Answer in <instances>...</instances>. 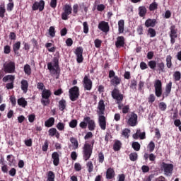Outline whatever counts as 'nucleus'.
Here are the masks:
<instances>
[{
  "mask_svg": "<svg viewBox=\"0 0 181 181\" xmlns=\"http://www.w3.org/2000/svg\"><path fill=\"white\" fill-rule=\"evenodd\" d=\"M93 138H94V135L91 132H88L84 136L86 141L83 147V159L85 162H87L93 155V149H94V144H95V140Z\"/></svg>",
  "mask_w": 181,
  "mask_h": 181,
  "instance_id": "f257e3e1",
  "label": "nucleus"
},
{
  "mask_svg": "<svg viewBox=\"0 0 181 181\" xmlns=\"http://www.w3.org/2000/svg\"><path fill=\"white\" fill-rule=\"evenodd\" d=\"M53 63L49 62L47 64V69L50 71L51 74H60V68L59 67V59L57 57H54L53 59Z\"/></svg>",
  "mask_w": 181,
  "mask_h": 181,
  "instance_id": "f03ea898",
  "label": "nucleus"
},
{
  "mask_svg": "<svg viewBox=\"0 0 181 181\" xmlns=\"http://www.w3.org/2000/svg\"><path fill=\"white\" fill-rule=\"evenodd\" d=\"M42 99H41V104L44 107H46L50 104V97L52 96V91L49 89H44L41 93Z\"/></svg>",
  "mask_w": 181,
  "mask_h": 181,
  "instance_id": "7ed1b4c3",
  "label": "nucleus"
},
{
  "mask_svg": "<svg viewBox=\"0 0 181 181\" xmlns=\"http://www.w3.org/2000/svg\"><path fill=\"white\" fill-rule=\"evenodd\" d=\"M69 98L71 101H77L80 97V88L78 86H74L71 88L69 90Z\"/></svg>",
  "mask_w": 181,
  "mask_h": 181,
  "instance_id": "20e7f679",
  "label": "nucleus"
},
{
  "mask_svg": "<svg viewBox=\"0 0 181 181\" xmlns=\"http://www.w3.org/2000/svg\"><path fill=\"white\" fill-rule=\"evenodd\" d=\"M126 119L127 120V123L130 127H136L138 124V115L132 112L131 114H128Z\"/></svg>",
  "mask_w": 181,
  "mask_h": 181,
  "instance_id": "39448f33",
  "label": "nucleus"
},
{
  "mask_svg": "<svg viewBox=\"0 0 181 181\" xmlns=\"http://www.w3.org/2000/svg\"><path fill=\"white\" fill-rule=\"evenodd\" d=\"M62 20L67 21L69 19V16L71 15L73 12V8H71V5L65 4L62 8Z\"/></svg>",
  "mask_w": 181,
  "mask_h": 181,
  "instance_id": "423d86ee",
  "label": "nucleus"
},
{
  "mask_svg": "<svg viewBox=\"0 0 181 181\" xmlns=\"http://www.w3.org/2000/svg\"><path fill=\"white\" fill-rule=\"evenodd\" d=\"M112 97L116 100L117 104H121L124 101V95L121 93L119 89L115 88L112 91Z\"/></svg>",
  "mask_w": 181,
  "mask_h": 181,
  "instance_id": "0eeeda50",
  "label": "nucleus"
},
{
  "mask_svg": "<svg viewBox=\"0 0 181 181\" xmlns=\"http://www.w3.org/2000/svg\"><path fill=\"white\" fill-rule=\"evenodd\" d=\"M169 36L170 37L171 45H175L176 39L177 38V28H176V25H172L170 27Z\"/></svg>",
  "mask_w": 181,
  "mask_h": 181,
  "instance_id": "6e6552de",
  "label": "nucleus"
},
{
  "mask_svg": "<svg viewBox=\"0 0 181 181\" xmlns=\"http://www.w3.org/2000/svg\"><path fill=\"white\" fill-rule=\"evenodd\" d=\"M161 169H163L165 175L170 176L173 173V164H168L163 162L161 164Z\"/></svg>",
  "mask_w": 181,
  "mask_h": 181,
  "instance_id": "1a4fd4ad",
  "label": "nucleus"
},
{
  "mask_svg": "<svg viewBox=\"0 0 181 181\" xmlns=\"http://www.w3.org/2000/svg\"><path fill=\"white\" fill-rule=\"evenodd\" d=\"M84 90L87 91L91 90L93 88V81L90 79L88 76L86 75L82 81Z\"/></svg>",
  "mask_w": 181,
  "mask_h": 181,
  "instance_id": "9d476101",
  "label": "nucleus"
},
{
  "mask_svg": "<svg viewBox=\"0 0 181 181\" xmlns=\"http://www.w3.org/2000/svg\"><path fill=\"white\" fill-rule=\"evenodd\" d=\"M155 94L158 98L162 97V81L156 80L154 83Z\"/></svg>",
  "mask_w": 181,
  "mask_h": 181,
  "instance_id": "9b49d317",
  "label": "nucleus"
},
{
  "mask_svg": "<svg viewBox=\"0 0 181 181\" xmlns=\"http://www.w3.org/2000/svg\"><path fill=\"white\" fill-rule=\"evenodd\" d=\"M5 73L12 74L15 73V70L16 69V66L15 65V62H9L8 63L4 64V66Z\"/></svg>",
  "mask_w": 181,
  "mask_h": 181,
  "instance_id": "f8f14e48",
  "label": "nucleus"
},
{
  "mask_svg": "<svg viewBox=\"0 0 181 181\" xmlns=\"http://www.w3.org/2000/svg\"><path fill=\"white\" fill-rule=\"evenodd\" d=\"M83 47H78L76 49L74 54L76 56L77 63H83V60H84V58L83 57Z\"/></svg>",
  "mask_w": 181,
  "mask_h": 181,
  "instance_id": "ddd939ff",
  "label": "nucleus"
},
{
  "mask_svg": "<svg viewBox=\"0 0 181 181\" xmlns=\"http://www.w3.org/2000/svg\"><path fill=\"white\" fill-rule=\"evenodd\" d=\"M98 28L104 33H108V32H110V24L108 22L100 21L98 25Z\"/></svg>",
  "mask_w": 181,
  "mask_h": 181,
  "instance_id": "4468645a",
  "label": "nucleus"
},
{
  "mask_svg": "<svg viewBox=\"0 0 181 181\" xmlns=\"http://www.w3.org/2000/svg\"><path fill=\"white\" fill-rule=\"evenodd\" d=\"M32 9L33 11L39 10L40 12H42L45 9V1L40 0L39 2L35 1L32 6Z\"/></svg>",
  "mask_w": 181,
  "mask_h": 181,
  "instance_id": "2eb2a0df",
  "label": "nucleus"
},
{
  "mask_svg": "<svg viewBox=\"0 0 181 181\" xmlns=\"http://www.w3.org/2000/svg\"><path fill=\"white\" fill-rule=\"evenodd\" d=\"M98 123L100 129H103V131H105L107 129V119L105 118V116L103 115H99Z\"/></svg>",
  "mask_w": 181,
  "mask_h": 181,
  "instance_id": "dca6fc26",
  "label": "nucleus"
},
{
  "mask_svg": "<svg viewBox=\"0 0 181 181\" xmlns=\"http://www.w3.org/2000/svg\"><path fill=\"white\" fill-rule=\"evenodd\" d=\"M83 121L88 123V128L89 131H94V129H95V122L91 119V117H86L83 118Z\"/></svg>",
  "mask_w": 181,
  "mask_h": 181,
  "instance_id": "f3484780",
  "label": "nucleus"
},
{
  "mask_svg": "<svg viewBox=\"0 0 181 181\" xmlns=\"http://www.w3.org/2000/svg\"><path fill=\"white\" fill-rule=\"evenodd\" d=\"M124 46H125V37H124V36H118L115 42V47L117 49H121V47H124Z\"/></svg>",
  "mask_w": 181,
  "mask_h": 181,
  "instance_id": "a211bd4d",
  "label": "nucleus"
},
{
  "mask_svg": "<svg viewBox=\"0 0 181 181\" xmlns=\"http://www.w3.org/2000/svg\"><path fill=\"white\" fill-rule=\"evenodd\" d=\"M98 115H104V112H105V103H104V100H100L98 105Z\"/></svg>",
  "mask_w": 181,
  "mask_h": 181,
  "instance_id": "6ab92c4d",
  "label": "nucleus"
},
{
  "mask_svg": "<svg viewBox=\"0 0 181 181\" xmlns=\"http://www.w3.org/2000/svg\"><path fill=\"white\" fill-rule=\"evenodd\" d=\"M156 23H158V21H156V19L148 18L146 21L144 25L146 28H155V26H156Z\"/></svg>",
  "mask_w": 181,
  "mask_h": 181,
  "instance_id": "aec40b11",
  "label": "nucleus"
},
{
  "mask_svg": "<svg viewBox=\"0 0 181 181\" xmlns=\"http://www.w3.org/2000/svg\"><path fill=\"white\" fill-rule=\"evenodd\" d=\"M114 177H115V171L114 170V168H107L106 171V179L111 180V179H114Z\"/></svg>",
  "mask_w": 181,
  "mask_h": 181,
  "instance_id": "412c9836",
  "label": "nucleus"
},
{
  "mask_svg": "<svg viewBox=\"0 0 181 181\" xmlns=\"http://www.w3.org/2000/svg\"><path fill=\"white\" fill-rule=\"evenodd\" d=\"M52 158L53 159V165L54 166H59V163H60V158L59 156V153L57 152L52 153Z\"/></svg>",
  "mask_w": 181,
  "mask_h": 181,
  "instance_id": "4be33fe9",
  "label": "nucleus"
},
{
  "mask_svg": "<svg viewBox=\"0 0 181 181\" xmlns=\"http://www.w3.org/2000/svg\"><path fill=\"white\" fill-rule=\"evenodd\" d=\"M144 159L146 162H148V159H149L151 162H155V160H156V156L152 153L150 154L145 153L144 155Z\"/></svg>",
  "mask_w": 181,
  "mask_h": 181,
  "instance_id": "5701e85b",
  "label": "nucleus"
},
{
  "mask_svg": "<svg viewBox=\"0 0 181 181\" xmlns=\"http://www.w3.org/2000/svg\"><path fill=\"white\" fill-rule=\"evenodd\" d=\"M170 91H172V81H170L165 86V91L163 94V99L165 97H168L169 94H170Z\"/></svg>",
  "mask_w": 181,
  "mask_h": 181,
  "instance_id": "b1692460",
  "label": "nucleus"
},
{
  "mask_svg": "<svg viewBox=\"0 0 181 181\" xmlns=\"http://www.w3.org/2000/svg\"><path fill=\"white\" fill-rule=\"evenodd\" d=\"M21 90H22V91L25 94H26L28 93V88H29V83L26 80L23 79L21 81Z\"/></svg>",
  "mask_w": 181,
  "mask_h": 181,
  "instance_id": "393cba45",
  "label": "nucleus"
},
{
  "mask_svg": "<svg viewBox=\"0 0 181 181\" xmlns=\"http://www.w3.org/2000/svg\"><path fill=\"white\" fill-rule=\"evenodd\" d=\"M110 83L114 87H117V86H119L121 84V78L117 76H115L110 80Z\"/></svg>",
  "mask_w": 181,
  "mask_h": 181,
  "instance_id": "a878e982",
  "label": "nucleus"
},
{
  "mask_svg": "<svg viewBox=\"0 0 181 181\" xmlns=\"http://www.w3.org/2000/svg\"><path fill=\"white\" fill-rule=\"evenodd\" d=\"M125 26V21L124 20H119L118 21V34L124 33V28Z\"/></svg>",
  "mask_w": 181,
  "mask_h": 181,
  "instance_id": "bb28decb",
  "label": "nucleus"
},
{
  "mask_svg": "<svg viewBox=\"0 0 181 181\" xmlns=\"http://www.w3.org/2000/svg\"><path fill=\"white\" fill-rule=\"evenodd\" d=\"M17 103L20 107L26 108L28 107V101L25 100V98H20L17 100Z\"/></svg>",
  "mask_w": 181,
  "mask_h": 181,
  "instance_id": "cd10ccee",
  "label": "nucleus"
},
{
  "mask_svg": "<svg viewBox=\"0 0 181 181\" xmlns=\"http://www.w3.org/2000/svg\"><path fill=\"white\" fill-rule=\"evenodd\" d=\"M21 49V42L18 41L13 45V52L14 54L18 55L19 54V50Z\"/></svg>",
  "mask_w": 181,
  "mask_h": 181,
  "instance_id": "c85d7f7f",
  "label": "nucleus"
},
{
  "mask_svg": "<svg viewBox=\"0 0 181 181\" xmlns=\"http://www.w3.org/2000/svg\"><path fill=\"white\" fill-rule=\"evenodd\" d=\"M146 7L145 6H141L139 7V15L140 18H144L146 15Z\"/></svg>",
  "mask_w": 181,
  "mask_h": 181,
  "instance_id": "c756f323",
  "label": "nucleus"
},
{
  "mask_svg": "<svg viewBox=\"0 0 181 181\" xmlns=\"http://www.w3.org/2000/svg\"><path fill=\"white\" fill-rule=\"evenodd\" d=\"M53 125H54V117H49L45 122V126L47 127V128H50Z\"/></svg>",
  "mask_w": 181,
  "mask_h": 181,
  "instance_id": "7c9ffc66",
  "label": "nucleus"
},
{
  "mask_svg": "<svg viewBox=\"0 0 181 181\" xmlns=\"http://www.w3.org/2000/svg\"><path fill=\"white\" fill-rule=\"evenodd\" d=\"M70 142L72 144L73 149H78V141H77V139L71 137L70 139Z\"/></svg>",
  "mask_w": 181,
  "mask_h": 181,
  "instance_id": "2f4dec72",
  "label": "nucleus"
},
{
  "mask_svg": "<svg viewBox=\"0 0 181 181\" xmlns=\"http://www.w3.org/2000/svg\"><path fill=\"white\" fill-rule=\"evenodd\" d=\"M66 100L64 99H62L61 100H59V111H64V110H66Z\"/></svg>",
  "mask_w": 181,
  "mask_h": 181,
  "instance_id": "473e14b6",
  "label": "nucleus"
},
{
  "mask_svg": "<svg viewBox=\"0 0 181 181\" xmlns=\"http://www.w3.org/2000/svg\"><path fill=\"white\" fill-rule=\"evenodd\" d=\"M53 44L52 42H47L45 44V47L47 49L48 52H50L51 53H54L56 52V47H52Z\"/></svg>",
  "mask_w": 181,
  "mask_h": 181,
  "instance_id": "72a5a7b5",
  "label": "nucleus"
},
{
  "mask_svg": "<svg viewBox=\"0 0 181 181\" xmlns=\"http://www.w3.org/2000/svg\"><path fill=\"white\" fill-rule=\"evenodd\" d=\"M24 73L25 74H26L27 76H30V74H32V68H30V65L29 64H25L24 66Z\"/></svg>",
  "mask_w": 181,
  "mask_h": 181,
  "instance_id": "f704fd0d",
  "label": "nucleus"
},
{
  "mask_svg": "<svg viewBox=\"0 0 181 181\" xmlns=\"http://www.w3.org/2000/svg\"><path fill=\"white\" fill-rule=\"evenodd\" d=\"M4 83H6V81L14 82L15 81V76L13 75H7L3 78Z\"/></svg>",
  "mask_w": 181,
  "mask_h": 181,
  "instance_id": "c9c22d12",
  "label": "nucleus"
},
{
  "mask_svg": "<svg viewBox=\"0 0 181 181\" xmlns=\"http://www.w3.org/2000/svg\"><path fill=\"white\" fill-rule=\"evenodd\" d=\"M5 13H6V9L5 8V4L0 5V18H5Z\"/></svg>",
  "mask_w": 181,
  "mask_h": 181,
  "instance_id": "e433bc0d",
  "label": "nucleus"
},
{
  "mask_svg": "<svg viewBox=\"0 0 181 181\" xmlns=\"http://www.w3.org/2000/svg\"><path fill=\"white\" fill-rule=\"evenodd\" d=\"M122 144H121V141H116L113 145V149L115 152L119 151L121 149V146Z\"/></svg>",
  "mask_w": 181,
  "mask_h": 181,
  "instance_id": "4c0bfd02",
  "label": "nucleus"
},
{
  "mask_svg": "<svg viewBox=\"0 0 181 181\" xmlns=\"http://www.w3.org/2000/svg\"><path fill=\"white\" fill-rule=\"evenodd\" d=\"M158 70L160 73H165V63L159 62L157 64Z\"/></svg>",
  "mask_w": 181,
  "mask_h": 181,
  "instance_id": "58836bf2",
  "label": "nucleus"
},
{
  "mask_svg": "<svg viewBox=\"0 0 181 181\" xmlns=\"http://www.w3.org/2000/svg\"><path fill=\"white\" fill-rule=\"evenodd\" d=\"M54 177H56L53 171H49L47 181H54Z\"/></svg>",
  "mask_w": 181,
  "mask_h": 181,
  "instance_id": "ea45409f",
  "label": "nucleus"
},
{
  "mask_svg": "<svg viewBox=\"0 0 181 181\" xmlns=\"http://www.w3.org/2000/svg\"><path fill=\"white\" fill-rule=\"evenodd\" d=\"M166 66L168 69L172 68V56L170 55L166 57Z\"/></svg>",
  "mask_w": 181,
  "mask_h": 181,
  "instance_id": "a19ab883",
  "label": "nucleus"
},
{
  "mask_svg": "<svg viewBox=\"0 0 181 181\" xmlns=\"http://www.w3.org/2000/svg\"><path fill=\"white\" fill-rule=\"evenodd\" d=\"M147 33L150 35V37H155L156 36V30L152 28L148 29Z\"/></svg>",
  "mask_w": 181,
  "mask_h": 181,
  "instance_id": "79ce46f5",
  "label": "nucleus"
},
{
  "mask_svg": "<svg viewBox=\"0 0 181 181\" xmlns=\"http://www.w3.org/2000/svg\"><path fill=\"white\" fill-rule=\"evenodd\" d=\"M136 86H138V82L136 80L133 79L131 81V84H130V88L133 90L134 91H136Z\"/></svg>",
  "mask_w": 181,
  "mask_h": 181,
  "instance_id": "37998d69",
  "label": "nucleus"
},
{
  "mask_svg": "<svg viewBox=\"0 0 181 181\" xmlns=\"http://www.w3.org/2000/svg\"><path fill=\"white\" fill-rule=\"evenodd\" d=\"M173 77H174V80L175 81H180V78H181V73L179 71H175L173 74Z\"/></svg>",
  "mask_w": 181,
  "mask_h": 181,
  "instance_id": "c03bdc74",
  "label": "nucleus"
},
{
  "mask_svg": "<svg viewBox=\"0 0 181 181\" xmlns=\"http://www.w3.org/2000/svg\"><path fill=\"white\" fill-rule=\"evenodd\" d=\"M156 9H158V3L154 1L150 4L149 11H151V12H153V11H156Z\"/></svg>",
  "mask_w": 181,
  "mask_h": 181,
  "instance_id": "a18cd8bd",
  "label": "nucleus"
},
{
  "mask_svg": "<svg viewBox=\"0 0 181 181\" xmlns=\"http://www.w3.org/2000/svg\"><path fill=\"white\" fill-rule=\"evenodd\" d=\"M86 167L88 168V172L89 173H91V172H93V170H94V165H93L92 161L88 162L86 164Z\"/></svg>",
  "mask_w": 181,
  "mask_h": 181,
  "instance_id": "49530a36",
  "label": "nucleus"
},
{
  "mask_svg": "<svg viewBox=\"0 0 181 181\" xmlns=\"http://www.w3.org/2000/svg\"><path fill=\"white\" fill-rule=\"evenodd\" d=\"M132 147L138 152L141 149V144H139L137 141H134L132 143Z\"/></svg>",
  "mask_w": 181,
  "mask_h": 181,
  "instance_id": "de8ad7c7",
  "label": "nucleus"
},
{
  "mask_svg": "<svg viewBox=\"0 0 181 181\" xmlns=\"http://www.w3.org/2000/svg\"><path fill=\"white\" fill-rule=\"evenodd\" d=\"M130 132H131V130H129V129H124L122 132V135L124 136V138H127V139H128V138H129Z\"/></svg>",
  "mask_w": 181,
  "mask_h": 181,
  "instance_id": "09e8293b",
  "label": "nucleus"
},
{
  "mask_svg": "<svg viewBox=\"0 0 181 181\" xmlns=\"http://www.w3.org/2000/svg\"><path fill=\"white\" fill-rule=\"evenodd\" d=\"M129 159L132 160V162H135L138 159V153L134 152L131 153L129 155Z\"/></svg>",
  "mask_w": 181,
  "mask_h": 181,
  "instance_id": "8fccbe9b",
  "label": "nucleus"
},
{
  "mask_svg": "<svg viewBox=\"0 0 181 181\" xmlns=\"http://www.w3.org/2000/svg\"><path fill=\"white\" fill-rule=\"evenodd\" d=\"M148 66L150 67V69H151L152 70H155V69L156 68V61L151 60V61L148 62Z\"/></svg>",
  "mask_w": 181,
  "mask_h": 181,
  "instance_id": "3c124183",
  "label": "nucleus"
},
{
  "mask_svg": "<svg viewBox=\"0 0 181 181\" xmlns=\"http://www.w3.org/2000/svg\"><path fill=\"white\" fill-rule=\"evenodd\" d=\"M57 132V129H56V128H51L48 131V135L49 136H54Z\"/></svg>",
  "mask_w": 181,
  "mask_h": 181,
  "instance_id": "603ef678",
  "label": "nucleus"
},
{
  "mask_svg": "<svg viewBox=\"0 0 181 181\" xmlns=\"http://www.w3.org/2000/svg\"><path fill=\"white\" fill-rule=\"evenodd\" d=\"M155 100H156V97H155V95L150 94L148 98V103H149V104H152L153 103H155Z\"/></svg>",
  "mask_w": 181,
  "mask_h": 181,
  "instance_id": "864d4df0",
  "label": "nucleus"
},
{
  "mask_svg": "<svg viewBox=\"0 0 181 181\" xmlns=\"http://www.w3.org/2000/svg\"><path fill=\"white\" fill-rule=\"evenodd\" d=\"M103 43V41L100 39H95L94 41L95 47L97 49H100L101 47V44Z\"/></svg>",
  "mask_w": 181,
  "mask_h": 181,
  "instance_id": "5fc2aeb1",
  "label": "nucleus"
},
{
  "mask_svg": "<svg viewBox=\"0 0 181 181\" xmlns=\"http://www.w3.org/2000/svg\"><path fill=\"white\" fill-rule=\"evenodd\" d=\"M42 152H47V149H49V141L47 140L45 141L44 144L42 145Z\"/></svg>",
  "mask_w": 181,
  "mask_h": 181,
  "instance_id": "6e6d98bb",
  "label": "nucleus"
},
{
  "mask_svg": "<svg viewBox=\"0 0 181 181\" xmlns=\"http://www.w3.org/2000/svg\"><path fill=\"white\" fill-rule=\"evenodd\" d=\"M49 35L51 36V37H54V36L56 35V31L54 30V27H53V26L49 27Z\"/></svg>",
  "mask_w": 181,
  "mask_h": 181,
  "instance_id": "4d7b16f0",
  "label": "nucleus"
},
{
  "mask_svg": "<svg viewBox=\"0 0 181 181\" xmlns=\"http://www.w3.org/2000/svg\"><path fill=\"white\" fill-rule=\"evenodd\" d=\"M66 126V124H64V123L63 122H59L57 124V128L59 131H64V127Z\"/></svg>",
  "mask_w": 181,
  "mask_h": 181,
  "instance_id": "13d9d810",
  "label": "nucleus"
},
{
  "mask_svg": "<svg viewBox=\"0 0 181 181\" xmlns=\"http://www.w3.org/2000/svg\"><path fill=\"white\" fill-rule=\"evenodd\" d=\"M159 108L161 111H166V108H168V106L164 102H160L159 103Z\"/></svg>",
  "mask_w": 181,
  "mask_h": 181,
  "instance_id": "bf43d9fd",
  "label": "nucleus"
},
{
  "mask_svg": "<svg viewBox=\"0 0 181 181\" xmlns=\"http://www.w3.org/2000/svg\"><path fill=\"white\" fill-rule=\"evenodd\" d=\"M74 16H76L78 13V4H76L73 6Z\"/></svg>",
  "mask_w": 181,
  "mask_h": 181,
  "instance_id": "052dcab7",
  "label": "nucleus"
},
{
  "mask_svg": "<svg viewBox=\"0 0 181 181\" xmlns=\"http://www.w3.org/2000/svg\"><path fill=\"white\" fill-rule=\"evenodd\" d=\"M148 148L150 153H151L153 151H155V143L153 141H151L148 146Z\"/></svg>",
  "mask_w": 181,
  "mask_h": 181,
  "instance_id": "680f3d73",
  "label": "nucleus"
},
{
  "mask_svg": "<svg viewBox=\"0 0 181 181\" xmlns=\"http://www.w3.org/2000/svg\"><path fill=\"white\" fill-rule=\"evenodd\" d=\"M83 33L86 34L88 33V23L87 21H85L83 23Z\"/></svg>",
  "mask_w": 181,
  "mask_h": 181,
  "instance_id": "e2e57ef3",
  "label": "nucleus"
},
{
  "mask_svg": "<svg viewBox=\"0 0 181 181\" xmlns=\"http://www.w3.org/2000/svg\"><path fill=\"white\" fill-rule=\"evenodd\" d=\"M98 162L99 163H103L104 162V153L103 152L98 153Z\"/></svg>",
  "mask_w": 181,
  "mask_h": 181,
  "instance_id": "0e129e2a",
  "label": "nucleus"
},
{
  "mask_svg": "<svg viewBox=\"0 0 181 181\" xmlns=\"http://www.w3.org/2000/svg\"><path fill=\"white\" fill-rule=\"evenodd\" d=\"M69 127L70 128H76L77 127V119H72L69 122Z\"/></svg>",
  "mask_w": 181,
  "mask_h": 181,
  "instance_id": "69168bd1",
  "label": "nucleus"
},
{
  "mask_svg": "<svg viewBox=\"0 0 181 181\" xmlns=\"http://www.w3.org/2000/svg\"><path fill=\"white\" fill-rule=\"evenodd\" d=\"M4 53L5 54H9V53H11V46H9V45L4 46Z\"/></svg>",
  "mask_w": 181,
  "mask_h": 181,
  "instance_id": "338daca9",
  "label": "nucleus"
},
{
  "mask_svg": "<svg viewBox=\"0 0 181 181\" xmlns=\"http://www.w3.org/2000/svg\"><path fill=\"white\" fill-rule=\"evenodd\" d=\"M122 111L124 114H128L129 112V105H124L122 109Z\"/></svg>",
  "mask_w": 181,
  "mask_h": 181,
  "instance_id": "774afa93",
  "label": "nucleus"
}]
</instances>
